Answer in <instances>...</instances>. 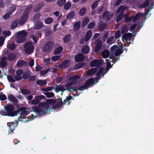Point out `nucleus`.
I'll return each mask as SVG.
<instances>
[{"label":"nucleus","instance_id":"cd10ccee","mask_svg":"<svg viewBox=\"0 0 154 154\" xmlns=\"http://www.w3.org/2000/svg\"><path fill=\"white\" fill-rule=\"evenodd\" d=\"M132 35V34L130 33H125L122 35V39L127 41L128 40V38H131Z\"/></svg>","mask_w":154,"mask_h":154},{"label":"nucleus","instance_id":"ddd939ff","mask_svg":"<svg viewBox=\"0 0 154 154\" xmlns=\"http://www.w3.org/2000/svg\"><path fill=\"white\" fill-rule=\"evenodd\" d=\"M16 122H11L8 125L9 133L12 132L15 130L16 127L17 125V121L16 120Z\"/></svg>","mask_w":154,"mask_h":154},{"label":"nucleus","instance_id":"9d476101","mask_svg":"<svg viewBox=\"0 0 154 154\" xmlns=\"http://www.w3.org/2000/svg\"><path fill=\"white\" fill-rule=\"evenodd\" d=\"M70 65L69 60H64L58 66V67L61 69H65L69 67Z\"/></svg>","mask_w":154,"mask_h":154},{"label":"nucleus","instance_id":"4d7b16f0","mask_svg":"<svg viewBox=\"0 0 154 154\" xmlns=\"http://www.w3.org/2000/svg\"><path fill=\"white\" fill-rule=\"evenodd\" d=\"M98 1H96L93 2L91 4V8L92 10L95 9L97 5Z\"/></svg>","mask_w":154,"mask_h":154},{"label":"nucleus","instance_id":"423d86ee","mask_svg":"<svg viewBox=\"0 0 154 154\" xmlns=\"http://www.w3.org/2000/svg\"><path fill=\"white\" fill-rule=\"evenodd\" d=\"M54 45V43L52 41H49L46 43L43 48V50L45 52L51 51Z\"/></svg>","mask_w":154,"mask_h":154},{"label":"nucleus","instance_id":"20e7f679","mask_svg":"<svg viewBox=\"0 0 154 154\" xmlns=\"http://www.w3.org/2000/svg\"><path fill=\"white\" fill-rule=\"evenodd\" d=\"M38 106L40 107H43L42 113L45 114L47 113L50 114V110L52 108L50 107L48 104L45 102L40 103L38 104Z\"/></svg>","mask_w":154,"mask_h":154},{"label":"nucleus","instance_id":"4c0bfd02","mask_svg":"<svg viewBox=\"0 0 154 154\" xmlns=\"http://www.w3.org/2000/svg\"><path fill=\"white\" fill-rule=\"evenodd\" d=\"M89 19L88 18H84L82 20V27H85L89 22Z\"/></svg>","mask_w":154,"mask_h":154},{"label":"nucleus","instance_id":"0eeeda50","mask_svg":"<svg viewBox=\"0 0 154 154\" xmlns=\"http://www.w3.org/2000/svg\"><path fill=\"white\" fill-rule=\"evenodd\" d=\"M45 99V97L43 95L35 96V98L31 101V103L33 105H37L41 102V100Z\"/></svg>","mask_w":154,"mask_h":154},{"label":"nucleus","instance_id":"c756f323","mask_svg":"<svg viewBox=\"0 0 154 154\" xmlns=\"http://www.w3.org/2000/svg\"><path fill=\"white\" fill-rule=\"evenodd\" d=\"M27 64L26 62L24 60L18 61L17 63V66L19 67H20L23 66Z\"/></svg>","mask_w":154,"mask_h":154},{"label":"nucleus","instance_id":"e2e57ef3","mask_svg":"<svg viewBox=\"0 0 154 154\" xmlns=\"http://www.w3.org/2000/svg\"><path fill=\"white\" fill-rule=\"evenodd\" d=\"M7 99L6 96L4 94H0V100L2 101H4Z\"/></svg>","mask_w":154,"mask_h":154},{"label":"nucleus","instance_id":"f257e3e1","mask_svg":"<svg viewBox=\"0 0 154 154\" xmlns=\"http://www.w3.org/2000/svg\"><path fill=\"white\" fill-rule=\"evenodd\" d=\"M14 106L13 105L8 104L5 106V111L2 110L0 112V114L2 116H17L16 111H14Z\"/></svg>","mask_w":154,"mask_h":154},{"label":"nucleus","instance_id":"f704fd0d","mask_svg":"<svg viewBox=\"0 0 154 154\" xmlns=\"http://www.w3.org/2000/svg\"><path fill=\"white\" fill-rule=\"evenodd\" d=\"M121 48H118L114 52L115 55L116 56H118L122 53L123 51L122 47L121 46Z\"/></svg>","mask_w":154,"mask_h":154},{"label":"nucleus","instance_id":"58836bf2","mask_svg":"<svg viewBox=\"0 0 154 154\" xmlns=\"http://www.w3.org/2000/svg\"><path fill=\"white\" fill-rule=\"evenodd\" d=\"M56 100L52 99H48L46 100V102L48 104H49L51 105H53L55 104L56 103Z\"/></svg>","mask_w":154,"mask_h":154},{"label":"nucleus","instance_id":"bf43d9fd","mask_svg":"<svg viewBox=\"0 0 154 154\" xmlns=\"http://www.w3.org/2000/svg\"><path fill=\"white\" fill-rule=\"evenodd\" d=\"M71 6V4L70 2H67L64 5V8L65 10H68Z\"/></svg>","mask_w":154,"mask_h":154},{"label":"nucleus","instance_id":"5fc2aeb1","mask_svg":"<svg viewBox=\"0 0 154 154\" xmlns=\"http://www.w3.org/2000/svg\"><path fill=\"white\" fill-rule=\"evenodd\" d=\"M43 26V24L41 22L39 23L38 24H36L34 26L35 29H40L42 28Z\"/></svg>","mask_w":154,"mask_h":154},{"label":"nucleus","instance_id":"0e129e2a","mask_svg":"<svg viewBox=\"0 0 154 154\" xmlns=\"http://www.w3.org/2000/svg\"><path fill=\"white\" fill-rule=\"evenodd\" d=\"M121 36V33L120 31H117L115 34V39H118Z\"/></svg>","mask_w":154,"mask_h":154},{"label":"nucleus","instance_id":"1a4fd4ad","mask_svg":"<svg viewBox=\"0 0 154 154\" xmlns=\"http://www.w3.org/2000/svg\"><path fill=\"white\" fill-rule=\"evenodd\" d=\"M102 61V60H100L98 59L94 60L90 63V66L91 67L97 66L100 67L103 65Z\"/></svg>","mask_w":154,"mask_h":154},{"label":"nucleus","instance_id":"052dcab7","mask_svg":"<svg viewBox=\"0 0 154 154\" xmlns=\"http://www.w3.org/2000/svg\"><path fill=\"white\" fill-rule=\"evenodd\" d=\"M118 48V46L117 45H115L111 47L110 49L111 52H114Z\"/></svg>","mask_w":154,"mask_h":154},{"label":"nucleus","instance_id":"aec40b11","mask_svg":"<svg viewBox=\"0 0 154 154\" xmlns=\"http://www.w3.org/2000/svg\"><path fill=\"white\" fill-rule=\"evenodd\" d=\"M80 78V76L78 75H75L73 76L70 77L69 79V80L72 82L73 83H75L77 84V80L79 79Z\"/></svg>","mask_w":154,"mask_h":154},{"label":"nucleus","instance_id":"3c124183","mask_svg":"<svg viewBox=\"0 0 154 154\" xmlns=\"http://www.w3.org/2000/svg\"><path fill=\"white\" fill-rule=\"evenodd\" d=\"M44 94L48 98H50L54 96V94L52 92H46L44 93Z\"/></svg>","mask_w":154,"mask_h":154},{"label":"nucleus","instance_id":"7c9ffc66","mask_svg":"<svg viewBox=\"0 0 154 154\" xmlns=\"http://www.w3.org/2000/svg\"><path fill=\"white\" fill-rule=\"evenodd\" d=\"M63 48L60 46L56 48L54 51V54L57 55L60 54L63 51Z\"/></svg>","mask_w":154,"mask_h":154},{"label":"nucleus","instance_id":"a878e982","mask_svg":"<svg viewBox=\"0 0 154 154\" xmlns=\"http://www.w3.org/2000/svg\"><path fill=\"white\" fill-rule=\"evenodd\" d=\"M63 42L65 43L68 42L72 40L71 35L69 34L66 35L63 37Z\"/></svg>","mask_w":154,"mask_h":154},{"label":"nucleus","instance_id":"37998d69","mask_svg":"<svg viewBox=\"0 0 154 154\" xmlns=\"http://www.w3.org/2000/svg\"><path fill=\"white\" fill-rule=\"evenodd\" d=\"M129 27L126 25H125L122 28L121 33L122 34H124L127 32L128 30Z\"/></svg>","mask_w":154,"mask_h":154},{"label":"nucleus","instance_id":"412c9836","mask_svg":"<svg viewBox=\"0 0 154 154\" xmlns=\"http://www.w3.org/2000/svg\"><path fill=\"white\" fill-rule=\"evenodd\" d=\"M94 82V80L93 78H91L88 79L84 84L85 86H86V89L90 87V85L93 84Z\"/></svg>","mask_w":154,"mask_h":154},{"label":"nucleus","instance_id":"6e6d98bb","mask_svg":"<svg viewBox=\"0 0 154 154\" xmlns=\"http://www.w3.org/2000/svg\"><path fill=\"white\" fill-rule=\"evenodd\" d=\"M62 106V103H57L54 104L52 108L54 109H55L59 107H61Z\"/></svg>","mask_w":154,"mask_h":154},{"label":"nucleus","instance_id":"72a5a7b5","mask_svg":"<svg viewBox=\"0 0 154 154\" xmlns=\"http://www.w3.org/2000/svg\"><path fill=\"white\" fill-rule=\"evenodd\" d=\"M109 52L108 50L106 49L103 51L102 53V56L103 58H106L109 56Z\"/></svg>","mask_w":154,"mask_h":154},{"label":"nucleus","instance_id":"2eb2a0df","mask_svg":"<svg viewBox=\"0 0 154 154\" xmlns=\"http://www.w3.org/2000/svg\"><path fill=\"white\" fill-rule=\"evenodd\" d=\"M44 5L45 3L44 2H41L34 7V11L35 12H38Z\"/></svg>","mask_w":154,"mask_h":154},{"label":"nucleus","instance_id":"8fccbe9b","mask_svg":"<svg viewBox=\"0 0 154 154\" xmlns=\"http://www.w3.org/2000/svg\"><path fill=\"white\" fill-rule=\"evenodd\" d=\"M75 14V12L74 11H72L69 13L66 17V19H68L71 18L73 17Z\"/></svg>","mask_w":154,"mask_h":154},{"label":"nucleus","instance_id":"4468645a","mask_svg":"<svg viewBox=\"0 0 154 154\" xmlns=\"http://www.w3.org/2000/svg\"><path fill=\"white\" fill-rule=\"evenodd\" d=\"M55 86H56V87L54 86L53 88L55 90L56 92H58L59 91L63 92L66 90L63 85H56Z\"/></svg>","mask_w":154,"mask_h":154},{"label":"nucleus","instance_id":"7ed1b4c3","mask_svg":"<svg viewBox=\"0 0 154 154\" xmlns=\"http://www.w3.org/2000/svg\"><path fill=\"white\" fill-rule=\"evenodd\" d=\"M24 51L27 54H30L33 52L34 47L33 43L31 42H27L24 46Z\"/></svg>","mask_w":154,"mask_h":154},{"label":"nucleus","instance_id":"c03bdc74","mask_svg":"<svg viewBox=\"0 0 154 154\" xmlns=\"http://www.w3.org/2000/svg\"><path fill=\"white\" fill-rule=\"evenodd\" d=\"M73 98L71 96H67L66 99L63 100L64 104L66 102L68 103L67 104L69 105L70 104V101Z\"/></svg>","mask_w":154,"mask_h":154},{"label":"nucleus","instance_id":"39448f33","mask_svg":"<svg viewBox=\"0 0 154 154\" xmlns=\"http://www.w3.org/2000/svg\"><path fill=\"white\" fill-rule=\"evenodd\" d=\"M124 7L122 5H121L117 11V13H119V14L118 15L116 21L117 22H118L120 21L122 19L124 15Z\"/></svg>","mask_w":154,"mask_h":154},{"label":"nucleus","instance_id":"dca6fc26","mask_svg":"<svg viewBox=\"0 0 154 154\" xmlns=\"http://www.w3.org/2000/svg\"><path fill=\"white\" fill-rule=\"evenodd\" d=\"M8 99L10 101L14 102L16 104L17 103L18 100L15 98L12 94H10L8 95Z\"/></svg>","mask_w":154,"mask_h":154},{"label":"nucleus","instance_id":"de8ad7c7","mask_svg":"<svg viewBox=\"0 0 154 154\" xmlns=\"http://www.w3.org/2000/svg\"><path fill=\"white\" fill-rule=\"evenodd\" d=\"M142 14L140 13H137L134 17L133 18V21L134 22H135L140 18V17L142 15Z\"/></svg>","mask_w":154,"mask_h":154},{"label":"nucleus","instance_id":"a18cd8bd","mask_svg":"<svg viewBox=\"0 0 154 154\" xmlns=\"http://www.w3.org/2000/svg\"><path fill=\"white\" fill-rule=\"evenodd\" d=\"M150 0H146L140 6V7L144 8L148 6L149 4Z\"/></svg>","mask_w":154,"mask_h":154},{"label":"nucleus","instance_id":"393cba45","mask_svg":"<svg viewBox=\"0 0 154 154\" xmlns=\"http://www.w3.org/2000/svg\"><path fill=\"white\" fill-rule=\"evenodd\" d=\"M81 22L80 21L76 22L73 26V30L74 31H78L80 28Z\"/></svg>","mask_w":154,"mask_h":154},{"label":"nucleus","instance_id":"ea45409f","mask_svg":"<svg viewBox=\"0 0 154 154\" xmlns=\"http://www.w3.org/2000/svg\"><path fill=\"white\" fill-rule=\"evenodd\" d=\"M17 25L18 22L17 21L15 20L11 23V28L12 29H14L17 27Z\"/></svg>","mask_w":154,"mask_h":154},{"label":"nucleus","instance_id":"338daca9","mask_svg":"<svg viewBox=\"0 0 154 154\" xmlns=\"http://www.w3.org/2000/svg\"><path fill=\"white\" fill-rule=\"evenodd\" d=\"M95 26L94 22H92L89 23L88 26V28L89 29H92L94 28Z\"/></svg>","mask_w":154,"mask_h":154},{"label":"nucleus","instance_id":"680f3d73","mask_svg":"<svg viewBox=\"0 0 154 154\" xmlns=\"http://www.w3.org/2000/svg\"><path fill=\"white\" fill-rule=\"evenodd\" d=\"M60 56H54L52 57V60L54 62H56L58 60H60Z\"/></svg>","mask_w":154,"mask_h":154},{"label":"nucleus","instance_id":"f3484780","mask_svg":"<svg viewBox=\"0 0 154 154\" xmlns=\"http://www.w3.org/2000/svg\"><path fill=\"white\" fill-rule=\"evenodd\" d=\"M92 34L91 30H90L87 31L84 37L85 42H87L91 38Z\"/></svg>","mask_w":154,"mask_h":154},{"label":"nucleus","instance_id":"49530a36","mask_svg":"<svg viewBox=\"0 0 154 154\" xmlns=\"http://www.w3.org/2000/svg\"><path fill=\"white\" fill-rule=\"evenodd\" d=\"M21 92L23 95H28L31 93V92L29 90L24 89H22Z\"/></svg>","mask_w":154,"mask_h":154},{"label":"nucleus","instance_id":"774afa93","mask_svg":"<svg viewBox=\"0 0 154 154\" xmlns=\"http://www.w3.org/2000/svg\"><path fill=\"white\" fill-rule=\"evenodd\" d=\"M16 46V45L14 43H12L10 45L9 48L10 49L13 50L15 49Z\"/></svg>","mask_w":154,"mask_h":154},{"label":"nucleus","instance_id":"c9c22d12","mask_svg":"<svg viewBox=\"0 0 154 154\" xmlns=\"http://www.w3.org/2000/svg\"><path fill=\"white\" fill-rule=\"evenodd\" d=\"M27 32L23 30L19 32L17 35V36H20L25 38H26V37L27 36Z\"/></svg>","mask_w":154,"mask_h":154},{"label":"nucleus","instance_id":"9b49d317","mask_svg":"<svg viewBox=\"0 0 154 154\" xmlns=\"http://www.w3.org/2000/svg\"><path fill=\"white\" fill-rule=\"evenodd\" d=\"M74 59L76 62H78L83 61L85 59V57L83 54L79 53L75 57Z\"/></svg>","mask_w":154,"mask_h":154},{"label":"nucleus","instance_id":"6e6552de","mask_svg":"<svg viewBox=\"0 0 154 154\" xmlns=\"http://www.w3.org/2000/svg\"><path fill=\"white\" fill-rule=\"evenodd\" d=\"M113 15V13H111L109 11H106L103 13L102 17L103 19L105 20L106 22H107L110 20Z\"/></svg>","mask_w":154,"mask_h":154},{"label":"nucleus","instance_id":"c85d7f7f","mask_svg":"<svg viewBox=\"0 0 154 154\" xmlns=\"http://www.w3.org/2000/svg\"><path fill=\"white\" fill-rule=\"evenodd\" d=\"M104 69V68L103 67H101L98 70V71L96 73V75L99 77V79H100V76H101L102 75H104L106 73H103Z\"/></svg>","mask_w":154,"mask_h":154},{"label":"nucleus","instance_id":"2f4dec72","mask_svg":"<svg viewBox=\"0 0 154 154\" xmlns=\"http://www.w3.org/2000/svg\"><path fill=\"white\" fill-rule=\"evenodd\" d=\"M47 81L45 80L39 79L36 81L37 85L39 86H42L47 84Z\"/></svg>","mask_w":154,"mask_h":154},{"label":"nucleus","instance_id":"e433bc0d","mask_svg":"<svg viewBox=\"0 0 154 154\" xmlns=\"http://www.w3.org/2000/svg\"><path fill=\"white\" fill-rule=\"evenodd\" d=\"M86 86H85L84 85L83 86L79 87L78 88H76L75 87H74V88L73 89V90L74 91H76V92H77V91L78 90L82 91L85 89H86Z\"/></svg>","mask_w":154,"mask_h":154},{"label":"nucleus","instance_id":"864d4df0","mask_svg":"<svg viewBox=\"0 0 154 154\" xmlns=\"http://www.w3.org/2000/svg\"><path fill=\"white\" fill-rule=\"evenodd\" d=\"M106 25V23H104L100 25L99 27V29L100 31H103L105 28V27Z\"/></svg>","mask_w":154,"mask_h":154},{"label":"nucleus","instance_id":"09e8293b","mask_svg":"<svg viewBox=\"0 0 154 154\" xmlns=\"http://www.w3.org/2000/svg\"><path fill=\"white\" fill-rule=\"evenodd\" d=\"M45 23L47 24H49L53 21V19L52 17H48L45 20Z\"/></svg>","mask_w":154,"mask_h":154},{"label":"nucleus","instance_id":"473e14b6","mask_svg":"<svg viewBox=\"0 0 154 154\" xmlns=\"http://www.w3.org/2000/svg\"><path fill=\"white\" fill-rule=\"evenodd\" d=\"M17 36V37L16 41L17 43H22L25 42L26 38L19 36Z\"/></svg>","mask_w":154,"mask_h":154},{"label":"nucleus","instance_id":"6ab92c4d","mask_svg":"<svg viewBox=\"0 0 154 154\" xmlns=\"http://www.w3.org/2000/svg\"><path fill=\"white\" fill-rule=\"evenodd\" d=\"M30 109L32 111L37 113L41 112L42 113L43 109L39 108L37 106L32 107L30 108Z\"/></svg>","mask_w":154,"mask_h":154},{"label":"nucleus","instance_id":"69168bd1","mask_svg":"<svg viewBox=\"0 0 154 154\" xmlns=\"http://www.w3.org/2000/svg\"><path fill=\"white\" fill-rule=\"evenodd\" d=\"M5 38L4 36H0V46H2L4 42Z\"/></svg>","mask_w":154,"mask_h":154},{"label":"nucleus","instance_id":"5701e85b","mask_svg":"<svg viewBox=\"0 0 154 154\" xmlns=\"http://www.w3.org/2000/svg\"><path fill=\"white\" fill-rule=\"evenodd\" d=\"M6 57H2L1 61L0 62V66L1 67L4 68L7 66V63L6 61Z\"/></svg>","mask_w":154,"mask_h":154},{"label":"nucleus","instance_id":"a211bd4d","mask_svg":"<svg viewBox=\"0 0 154 154\" xmlns=\"http://www.w3.org/2000/svg\"><path fill=\"white\" fill-rule=\"evenodd\" d=\"M102 46V42L100 40H99L96 43V46L94 50L95 52H98L101 49Z\"/></svg>","mask_w":154,"mask_h":154},{"label":"nucleus","instance_id":"4be33fe9","mask_svg":"<svg viewBox=\"0 0 154 154\" xmlns=\"http://www.w3.org/2000/svg\"><path fill=\"white\" fill-rule=\"evenodd\" d=\"M90 51V48L89 46L86 45L83 47L82 49V53L84 54H88Z\"/></svg>","mask_w":154,"mask_h":154},{"label":"nucleus","instance_id":"603ef678","mask_svg":"<svg viewBox=\"0 0 154 154\" xmlns=\"http://www.w3.org/2000/svg\"><path fill=\"white\" fill-rule=\"evenodd\" d=\"M7 77L8 81L9 82H16V80L14 79L13 77L11 75H8Z\"/></svg>","mask_w":154,"mask_h":154},{"label":"nucleus","instance_id":"a19ab883","mask_svg":"<svg viewBox=\"0 0 154 154\" xmlns=\"http://www.w3.org/2000/svg\"><path fill=\"white\" fill-rule=\"evenodd\" d=\"M30 71L25 72L22 75V78L24 79H27L30 76Z\"/></svg>","mask_w":154,"mask_h":154},{"label":"nucleus","instance_id":"f8f14e48","mask_svg":"<svg viewBox=\"0 0 154 154\" xmlns=\"http://www.w3.org/2000/svg\"><path fill=\"white\" fill-rule=\"evenodd\" d=\"M26 108L25 107H21L18 109L17 111V115L18 113H20L21 114L27 115L29 113L26 110Z\"/></svg>","mask_w":154,"mask_h":154},{"label":"nucleus","instance_id":"b1692460","mask_svg":"<svg viewBox=\"0 0 154 154\" xmlns=\"http://www.w3.org/2000/svg\"><path fill=\"white\" fill-rule=\"evenodd\" d=\"M97 68H91L87 72L86 75L89 76L92 75L97 72Z\"/></svg>","mask_w":154,"mask_h":154},{"label":"nucleus","instance_id":"79ce46f5","mask_svg":"<svg viewBox=\"0 0 154 154\" xmlns=\"http://www.w3.org/2000/svg\"><path fill=\"white\" fill-rule=\"evenodd\" d=\"M86 9L84 7L82 8L79 10V14L80 16H82L84 15L86 13Z\"/></svg>","mask_w":154,"mask_h":154},{"label":"nucleus","instance_id":"f03ea898","mask_svg":"<svg viewBox=\"0 0 154 154\" xmlns=\"http://www.w3.org/2000/svg\"><path fill=\"white\" fill-rule=\"evenodd\" d=\"M32 8V7L29 6L26 8L23 14L19 19V23L20 25H23L27 21L29 15L31 10Z\"/></svg>","mask_w":154,"mask_h":154},{"label":"nucleus","instance_id":"bb28decb","mask_svg":"<svg viewBox=\"0 0 154 154\" xmlns=\"http://www.w3.org/2000/svg\"><path fill=\"white\" fill-rule=\"evenodd\" d=\"M7 60L8 61H12L14 60L16 57V56L14 53H11L7 55Z\"/></svg>","mask_w":154,"mask_h":154},{"label":"nucleus","instance_id":"13d9d810","mask_svg":"<svg viewBox=\"0 0 154 154\" xmlns=\"http://www.w3.org/2000/svg\"><path fill=\"white\" fill-rule=\"evenodd\" d=\"M66 2V0H58L57 1V4L60 6H63Z\"/></svg>","mask_w":154,"mask_h":154}]
</instances>
